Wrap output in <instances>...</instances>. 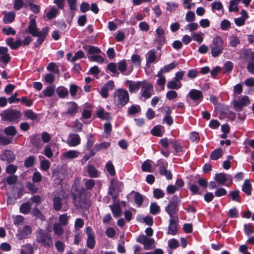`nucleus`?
Masks as SVG:
<instances>
[{"label":"nucleus","mask_w":254,"mask_h":254,"mask_svg":"<svg viewBox=\"0 0 254 254\" xmlns=\"http://www.w3.org/2000/svg\"><path fill=\"white\" fill-rule=\"evenodd\" d=\"M53 229L55 235L61 236L64 233V229L60 223H55Z\"/></svg>","instance_id":"f704fd0d"},{"label":"nucleus","mask_w":254,"mask_h":254,"mask_svg":"<svg viewBox=\"0 0 254 254\" xmlns=\"http://www.w3.org/2000/svg\"><path fill=\"white\" fill-rule=\"evenodd\" d=\"M252 186L250 180H246L243 184L242 190L247 195H250L252 191Z\"/></svg>","instance_id":"2f4dec72"},{"label":"nucleus","mask_w":254,"mask_h":254,"mask_svg":"<svg viewBox=\"0 0 254 254\" xmlns=\"http://www.w3.org/2000/svg\"><path fill=\"white\" fill-rule=\"evenodd\" d=\"M77 105L74 102H70L68 104L67 110L66 114L71 116H73L77 111Z\"/></svg>","instance_id":"b1692460"},{"label":"nucleus","mask_w":254,"mask_h":254,"mask_svg":"<svg viewBox=\"0 0 254 254\" xmlns=\"http://www.w3.org/2000/svg\"><path fill=\"white\" fill-rule=\"evenodd\" d=\"M114 103L118 108L125 106L129 101L127 91L123 88L116 90L114 93Z\"/></svg>","instance_id":"7ed1b4c3"},{"label":"nucleus","mask_w":254,"mask_h":254,"mask_svg":"<svg viewBox=\"0 0 254 254\" xmlns=\"http://www.w3.org/2000/svg\"><path fill=\"white\" fill-rule=\"evenodd\" d=\"M6 44L9 46L12 49H17L22 45V42L18 39L14 41L12 38H8L6 40Z\"/></svg>","instance_id":"412c9836"},{"label":"nucleus","mask_w":254,"mask_h":254,"mask_svg":"<svg viewBox=\"0 0 254 254\" xmlns=\"http://www.w3.org/2000/svg\"><path fill=\"white\" fill-rule=\"evenodd\" d=\"M0 159L2 161H6L8 163L13 162L15 159L14 153L10 150L5 149L2 151L0 155Z\"/></svg>","instance_id":"2eb2a0df"},{"label":"nucleus","mask_w":254,"mask_h":254,"mask_svg":"<svg viewBox=\"0 0 254 254\" xmlns=\"http://www.w3.org/2000/svg\"><path fill=\"white\" fill-rule=\"evenodd\" d=\"M109 207L110 208L113 214V216L115 217L118 218L122 215V209L119 203H114L113 205H110Z\"/></svg>","instance_id":"aec40b11"},{"label":"nucleus","mask_w":254,"mask_h":254,"mask_svg":"<svg viewBox=\"0 0 254 254\" xmlns=\"http://www.w3.org/2000/svg\"><path fill=\"white\" fill-rule=\"evenodd\" d=\"M59 11L55 7H52L49 12L47 13V18L51 20L55 18L59 13Z\"/></svg>","instance_id":"a19ab883"},{"label":"nucleus","mask_w":254,"mask_h":254,"mask_svg":"<svg viewBox=\"0 0 254 254\" xmlns=\"http://www.w3.org/2000/svg\"><path fill=\"white\" fill-rule=\"evenodd\" d=\"M80 143V137L77 134H70L67 144L70 146H76Z\"/></svg>","instance_id":"a211bd4d"},{"label":"nucleus","mask_w":254,"mask_h":254,"mask_svg":"<svg viewBox=\"0 0 254 254\" xmlns=\"http://www.w3.org/2000/svg\"><path fill=\"white\" fill-rule=\"evenodd\" d=\"M244 231L247 235H250L254 233V227L251 225L245 224L244 226Z\"/></svg>","instance_id":"69168bd1"},{"label":"nucleus","mask_w":254,"mask_h":254,"mask_svg":"<svg viewBox=\"0 0 254 254\" xmlns=\"http://www.w3.org/2000/svg\"><path fill=\"white\" fill-rule=\"evenodd\" d=\"M178 218H172L170 219L168 234L175 235L178 233Z\"/></svg>","instance_id":"ddd939ff"},{"label":"nucleus","mask_w":254,"mask_h":254,"mask_svg":"<svg viewBox=\"0 0 254 254\" xmlns=\"http://www.w3.org/2000/svg\"><path fill=\"white\" fill-rule=\"evenodd\" d=\"M21 113L14 109L4 110L1 115V119L4 121H8L13 123L18 122L21 117Z\"/></svg>","instance_id":"39448f33"},{"label":"nucleus","mask_w":254,"mask_h":254,"mask_svg":"<svg viewBox=\"0 0 254 254\" xmlns=\"http://www.w3.org/2000/svg\"><path fill=\"white\" fill-rule=\"evenodd\" d=\"M160 210V207L157 203H151L150 206V212L153 215H156L159 213Z\"/></svg>","instance_id":"79ce46f5"},{"label":"nucleus","mask_w":254,"mask_h":254,"mask_svg":"<svg viewBox=\"0 0 254 254\" xmlns=\"http://www.w3.org/2000/svg\"><path fill=\"white\" fill-rule=\"evenodd\" d=\"M30 142L37 148H40L42 146L40 138L36 135L30 136Z\"/></svg>","instance_id":"a878e982"},{"label":"nucleus","mask_w":254,"mask_h":254,"mask_svg":"<svg viewBox=\"0 0 254 254\" xmlns=\"http://www.w3.org/2000/svg\"><path fill=\"white\" fill-rule=\"evenodd\" d=\"M89 60L90 61L97 62L99 63L102 64L104 62V59L100 55H93L88 57Z\"/></svg>","instance_id":"864d4df0"},{"label":"nucleus","mask_w":254,"mask_h":254,"mask_svg":"<svg viewBox=\"0 0 254 254\" xmlns=\"http://www.w3.org/2000/svg\"><path fill=\"white\" fill-rule=\"evenodd\" d=\"M86 233L87 236L86 246L88 248L93 249L95 247V240L94 233L90 227L86 228Z\"/></svg>","instance_id":"9b49d317"},{"label":"nucleus","mask_w":254,"mask_h":254,"mask_svg":"<svg viewBox=\"0 0 254 254\" xmlns=\"http://www.w3.org/2000/svg\"><path fill=\"white\" fill-rule=\"evenodd\" d=\"M211 8L213 10H216L220 12L221 15L224 13L223 5L219 1H213L212 3Z\"/></svg>","instance_id":"bb28decb"},{"label":"nucleus","mask_w":254,"mask_h":254,"mask_svg":"<svg viewBox=\"0 0 254 254\" xmlns=\"http://www.w3.org/2000/svg\"><path fill=\"white\" fill-rule=\"evenodd\" d=\"M156 76L158 77V79L157 80L158 85L163 86V88H164V86L166 82V78L165 76L163 74V73L160 72H158Z\"/></svg>","instance_id":"49530a36"},{"label":"nucleus","mask_w":254,"mask_h":254,"mask_svg":"<svg viewBox=\"0 0 254 254\" xmlns=\"http://www.w3.org/2000/svg\"><path fill=\"white\" fill-rule=\"evenodd\" d=\"M190 98L195 101H199L203 98V94L201 91L196 89H191L189 93Z\"/></svg>","instance_id":"6ab92c4d"},{"label":"nucleus","mask_w":254,"mask_h":254,"mask_svg":"<svg viewBox=\"0 0 254 254\" xmlns=\"http://www.w3.org/2000/svg\"><path fill=\"white\" fill-rule=\"evenodd\" d=\"M214 180L220 184H224L228 180L232 181V177L223 173L216 174Z\"/></svg>","instance_id":"f3484780"},{"label":"nucleus","mask_w":254,"mask_h":254,"mask_svg":"<svg viewBox=\"0 0 254 254\" xmlns=\"http://www.w3.org/2000/svg\"><path fill=\"white\" fill-rule=\"evenodd\" d=\"M152 166L149 161L144 162L141 165V169L144 172H151Z\"/></svg>","instance_id":"603ef678"},{"label":"nucleus","mask_w":254,"mask_h":254,"mask_svg":"<svg viewBox=\"0 0 254 254\" xmlns=\"http://www.w3.org/2000/svg\"><path fill=\"white\" fill-rule=\"evenodd\" d=\"M95 185V181L92 179H89L86 181L85 187L87 190H91L94 187Z\"/></svg>","instance_id":"e2e57ef3"},{"label":"nucleus","mask_w":254,"mask_h":254,"mask_svg":"<svg viewBox=\"0 0 254 254\" xmlns=\"http://www.w3.org/2000/svg\"><path fill=\"white\" fill-rule=\"evenodd\" d=\"M35 158L33 156L28 157L24 162V166L26 168L33 166L35 163Z\"/></svg>","instance_id":"de8ad7c7"},{"label":"nucleus","mask_w":254,"mask_h":254,"mask_svg":"<svg viewBox=\"0 0 254 254\" xmlns=\"http://www.w3.org/2000/svg\"><path fill=\"white\" fill-rule=\"evenodd\" d=\"M153 195L155 198L159 199L164 197L165 193L162 190L156 189L153 190Z\"/></svg>","instance_id":"3c124183"},{"label":"nucleus","mask_w":254,"mask_h":254,"mask_svg":"<svg viewBox=\"0 0 254 254\" xmlns=\"http://www.w3.org/2000/svg\"><path fill=\"white\" fill-rule=\"evenodd\" d=\"M36 241L42 246L49 249L53 246V239L51 234L41 228H38L35 232Z\"/></svg>","instance_id":"f257e3e1"},{"label":"nucleus","mask_w":254,"mask_h":254,"mask_svg":"<svg viewBox=\"0 0 254 254\" xmlns=\"http://www.w3.org/2000/svg\"><path fill=\"white\" fill-rule=\"evenodd\" d=\"M83 49L87 51L89 54H98L101 52L98 47L93 46H83Z\"/></svg>","instance_id":"c85d7f7f"},{"label":"nucleus","mask_w":254,"mask_h":254,"mask_svg":"<svg viewBox=\"0 0 254 254\" xmlns=\"http://www.w3.org/2000/svg\"><path fill=\"white\" fill-rule=\"evenodd\" d=\"M80 153L76 150H69L63 153V157L66 159H73L78 157Z\"/></svg>","instance_id":"5701e85b"},{"label":"nucleus","mask_w":254,"mask_h":254,"mask_svg":"<svg viewBox=\"0 0 254 254\" xmlns=\"http://www.w3.org/2000/svg\"><path fill=\"white\" fill-rule=\"evenodd\" d=\"M122 187V183L119 182L117 180L112 179L111 180L108 194L111 195L114 200L118 197L120 192L121 191Z\"/></svg>","instance_id":"0eeeda50"},{"label":"nucleus","mask_w":254,"mask_h":254,"mask_svg":"<svg viewBox=\"0 0 254 254\" xmlns=\"http://www.w3.org/2000/svg\"><path fill=\"white\" fill-rule=\"evenodd\" d=\"M26 33H29L33 36H37L38 32V29L37 27L36 20L32 18L30 19L29 25L25 30Z\"/></svg>","instance_id":"dca6fc26"},{"label":"nucleus","mask_w":254,"mask_h":254,"mask_svg":"<svg viewBox=\"0 0 254 254\" xmlns=\"http://www.w3.org/2000/svg\"><path fill=\"white\" fill-rule=\"evenodd\" d=\"M223 151L221 148H218L213 151L210 154V158L213 160H217L222 157Z\"/></svg>","instance_id":"7c9ffc66"},{"label":"nucleus","mask_w":254,"mask_h":254,"mask_svg":"<svg viewBox=\"0 0 254 254\" xmlns=\"http://www.w3.org/2000/svg\"><path fill=\"white\" fill-rule=\"evenodd\" d=\"M159 173L161 175L165 176L168 180H171L172 179L173 176L171 172L169 170H168L164 166L160 167Z\"/></svg>","instance_id":"393cba45"},{"label":"nucleus","mask_w":254,"mask_h":254,"mask_svg":"<svg viewBox=\"0 0 254 254\" xmlns=\"http://www.w3.org/2000/svg\"><path fill=\"white\" fill-rule=\"evenodd\" d=\"M153 93L154 89L152 84L145 80L142 81V84L139 93L141 97H143L145 99H147L151 97Z\"/></svg>","instance_id":"6e6552de"},{"label":"nucleus","mask_w":254,"mask_h":254,"mask_svg":"<svg viewBox=\"0 0 254 254\" xmlns=\"http://www.w3.org/2000/svg\"><path fill=\"white\" fill-rule=\"evenodd\" d=\"M131 60L132 63L136 66H140L141 64V59L140 57L138 55H133L131 56Z\"/></svg>","instance_id":"052dcab7"},{"label":"nucleus","mask_w":254,"mask_h":254,"mask_svg":"<svg viewBox=\"0 0 254 254\" xmlns=\"http://www.w3.org/2000/svg\"><path fill=\"white\" fill-rule=\"evenodd\" d=\"M15 16V14L13 12L6 13L3 16V22L7 24L11 23L14 20Z\"/></svg>","instance_id":"72a5a7b5"},{"label":"nucleus","mask_w":254,"mask_h":254,"mask_svg":"<svg viewBox=\"0 0 254 254\" xmlns=\"http://www.w3.org/2000/svg\"><path fill=\"white\" fill-rule=\"evenodd\" d=\"M143 246L145 250H151L155 247V241L153 239L147 238Z\"/></svg>","instance_id":"c9c22d12"},{"label":"nucleus","mask_w":254,"mask_h":254,"mask_svg":"<svg viewBox=\"0 0 254 254\" xmlns=\"http://www.w3.org/2000/svg\"><path fill=\"white\" fill-rule=\"evenodd\" d=\"M24 116L27 119L35 120L37 119V116L31 110H27L24 112Z\"/></svg>","instance_id":"c03bdc74"},{"label":"nucleus","mask_w":254,"mask_h":254,"mask_svg":"<svg viewBox=\"0 0 254 254\" xmlns=\"http://www.w3.org/2000/svg\"><path fill=\"white\" fill-rule=\"evenodd\" d=\"M176 80L169 81L167 84V88L170 89H178L180 88L182 86V83L180 82L178 84Z\"/></svg>","instance_id":"4c0bfd02"},{"label":"nucleus","mask_w":254,"mask_h":254,"mask_svg":"<svg viewBox=\"0 0 254 254\" xmlns=\"http://www.w3.org/2000/svg\"><path fill=\"white\" fill-rule=\"evenodd\" d=\"M177 93L175 91L173 90L168 91L166 95V98L170 100H172L176 98L177 97Z\"/></svg>","instance_id":"13d9d810"},{"label":"nucleus","mask_w":254,"mask_h":254,"mask_svg":"<svg viewBox=\"0 0 254 254\" xmlns=\"http://www.w3.org/2000/svg\"><path fill=\"white\" fill-rule=\"evenodd\" d=\"M134 199L135 203L137 206H140L142 205L143 201V196L139 192H135L134 195Z\"/></svg>","instance_id":"09e8293b"},{"label":"nucleus","mask_w":254,"mask_h":254,"mask_svg":"<svg viewBox=\"0 0 254 254\" xmlns=\"http://www.w3.org/2000/svg\"><path fill=\"white\" fill-rule=\"evenodd\" d=\"M142 84V81H133L131 80H127L126 85L128 87L129 91L130 93L137 92L139 88Z\"/></svg>","instance_id":"4468645a"},{"label":"nucleus","mask_w":254,"mask_h":254,"mask_svg":"<svg viewBox=\"0 0 254 254\" xmlns=\"http://www.w3.org/2000/svg\"><path fill=\"white\" fill-rule=\"evenodd\" d=\"M240 43L239 38L235 35H232L230 38V45L232 47H236Z\"/></svg>","instance_id":"6e6d98bb"},{"label":"nucleus","mask_w":254,"mask_h":254,"mask_svg":"<svg viewBox=\"0 0 254 254\" xmlns=\"http://www.w3.org/2000/svg\"><path fill=\"white\" fill-rule=\"evenodd\" d=\"M68 220V217L66 214H63L59 217V222L61 225H66L67 224Z\"/></svg>","instance_id":"680f3d73"},{"label":"nucleus","mask_w":254,"mask_h":254,"mask_svg":"<svg viewBox=\"0 0 254 254\" xmlns=\"http://www.w3.org/2000/svg\"><path fill=\"white\" fill-rule=\"evenodd\" d=\"M106 167L107 171L111 176H114L115 175V168L111 161H109L107 163Z\"/></svg>","instance_id":"8fccbe9b"},{"label":"nucleus","mask_w":254,"mask_h":254,"mask_svg":"<svg viewBox=\"0 0 254 254\" xmlns=\"http://www.w3.org/2000/svg\"><path fill=\"white\" fill-rule=\"evenodd\" d=\"M55 88L53 86H49L43 91L44 96L51 97L54 92Z\"/></svg>","instance_id":"5fc2aeb1"},{"label":"nucleus","mask_w":254,"mask_h":254,"mask_svg":"<svg viewBox=\"0 0 254 254\" xmlns=\"http://www.w3.org/2000/svg\"><path fill=\"white\" fill-rule=\"evenodd\" d=\"M84 189H83L77 194L72 193L73 203L77 209L87 210L90 206V201L84 193Z\"/></svg>","instance_id":"f03ea898"},{"label":"nucleus","mask_w":254,"mask_h":254,"mask_svg":"<svg viewBox=\"0 0 254 254\" xmlns=\"http://www.w3.org/2000/svg\"><path fill=\"white\" fill-rule=\"evenodd\" d=\"M57 93L60 98H64L68 96V91L64 87H59L57 89Z\"/></svg>","instance_id":"c756f323"},{"label":"nucleus","mask_w":254,"mask_h":254,"mask_svg":"<svg viewBox=\"0 0 254 254\" xmlns=\"http://www.w3.org/2000/svg\"><path fill=\"white\" fill-rule=\"evenodd\" d=\"M4 133L12 138L16 134L17 131L15 127L11 126L4 128Z\"/></svg>","instance_id":"cd10ccee"},{"label":"nucleus","mask_w":254,"mask_h":254,"mask_svg":"<svg viewBox=\"0 0 254 254\" xmlns=\"http://www.w3.org/2000/svg\"><path fill=\"white\" fill-rule=\"evenodd\" d=\"M181 199L177 195H174L171 200L169 201L168 204L165 207V210L168 214L172 218H178L175 216V215L177 213L179 210V205L181 203Z\"/></svg>","instance_id":"20e7f679"},{"label":"nucleus","mask_w":254,"mask_h":254,"mask_svg":"<svg viewBox=\"0 0 254 254\" xmlns=\"http://www.w3.org/2000/svg\"><path fill=\"white\" fill-rule=\"evenodd\" d=\"M231 26V23L227 19L222 20L220 23V27L222 30H227Z\"/></svg>","instance_id":"774afa93"},{"label":"nucleus","mask_w":254,"mask_h":254,"mask_svg":"<svg viewBox=\"0 0 254 254\" xmlns=\"http://www.w3.org/2000/svg\"><path fill=\"white\" fill-rule=\"evenodd\" d=\"M84 57V53L83 51L79 50L77 51L73 57H72L71 61L72 62H75L76 60L81 59Z\"/></svg>","instance_id":"0e129e2a"},{"label":"nucleus","mask_w":254,"mask_h":254,"mask_svg":"<svg viewBox=\"0 0 254 254\" xmlns=\"http://www.w3.org/2000/svg\"><path fill=\"white\" fill-rule=\"evenodd\" d=\"M47 69L49 71L53 72L54 73L59 74L60 70L58 67V66L54 63H50L48 64L47 66Z\"/></svg>","instance_id":"ea45409f"},{"label":"nucleus","mask_w":254,"mask_h":254,"mask_svg":"<svg viewBox=\"0 0 254 254\" xmlns=\"http://www.w3.org/2000/svg\"><path fill=\"white\" fill-rule=\"evenodd\" d=\"M223 44V40L220 36H218L213 39L211 44L209 46L212 57H217L222 54Z\"/></svg>","instance_id":"423d86ee"},{"label":"nucleus","mask_w":254,"mask_h":254,"mask_svg":"<svg viewBox=\"0 0 254 254\" xmlns=\"http://www.w3.org/2000/svg\"><path fill=\"white\" fill-rule=\"evenodd\" d=\"M32 229L31 226L26 225L22 229H19L16 234L17 238L19 240L27 239L31 234Z\"/></svg>","instance_id":"f8f14e48"},{"label":"nucleus","mask_w":254,"mask_h":254,"mask_svg":"<svg viewBox=\"0 0 254 254\" xmlns=\"http://www.w3.org/2000/svg\"><path fill=\"white\" fill-rule=\"evenodd\" d=\"M250 104V101L248 96L245 95L233 101L234 108L237 111H241L244 106H248Z\"/></svg>","instance_id":"1a4fd4ad"},{"label":"nucleus","mask_w":254,"mask_h":254,"mask_svg":"<svg viewBox=\"0 0 254 254\" xmlns=\"http://www.w3.org/2000/svg\"><path fill=\"white\" fill-rule=\"evenodd\" d=\"M140 111V107L137 105H133L128 108L127 113L128 115H134Z\"/></svg>","instance_id":"37998d69"},{"label":"nucleus","mask_w":254,"mask_h":254,"mask_svg":"<svg viewBox=\"0 0 254 254\" xmlns=\"http://www.w3.org/2000/svg\"><path fill=\"white\" fill-rule=\"evenodd\" d=\"M12 138L6 136H0V145L5 146L9 144L12 142Z\"/></svg>","instance_id":"a18cd8bd"},{"label":"nucleus","mask_w":254,"mask_h":254,"mask_svg":"<svg viewBox=\"0 0 254 254\" xmlns=\"http://www.w3.org/2000/svg\"><path fill=\"white\" fill-rule=\"evenodd\" d=\"M198 25L197 23H190L185 26L184 29L186 30H189L190 31L192 32L197 29Z\"/></svg>","instance_id":"4d7b16f0"},{"label":"nucleus","mask_w":254,"mask_h":254,"mask_svg":"<svg viewBox=\"0 0 254 254\" xmlns=\"http://www.w3.org/2000/svg\"><path fill=\"white\" fill-rule=\"evenodd\" d=\"M31 207V204L30 202H26V203H23L20 206V211L22 213L26 214L30 211Z\"/></svg>","instance_id":"e433bc0d"},{"label":"nucleus","mask_w":254,"mask_h":254,"mask_svg":"<svg viewBox=\"0 0 254 254\" xmlns=\"http://www.w3.org/2000/svg\"><path fill=\"white\" fill-rule=\"evenodd\" d=\"M53 207L56 210H60L66 199L61 194H55L53 199Z\"/></svg>","instance_id":"9d476101"},{"label":"nucleus","mask_w":254,"mask_h":254,"mask_svg":"<svg viewBox=\"0 0 254 254\" xmlns=\"http://www.w3.org/2000/svg\"><path fill=\"white\" fill-rule=\"evenodd\" d=\"M147 58L146 60V65L149 66V64L153 63L155 62L156 59V51L155 50H152L149 51L147 54Z\"/></svg>","instance_id":"4be33fe9"},{"label":"nucleus","mask_w":254,"mask_h":254,"mask_svg":"<svg viewBox=\"0 0 254 254\" xmlns=\"http://www.w3.org/2000/svg\"><path fill=\"white\" fill-rule=\"evenodd\" d=\"M97 114L99 118L103 119H107L110 116L109 114L106 112L103 109L99 110Z\"/></svg>","instance_id":"338daca9"},{"label":"nucleus","mask_w":254,"mask_h":254,"mask_svg":"<svg viewBox=\"0 0 254 254\" xmlns=\"http://www.w3.org/2000/svg\"><path fill=\"white\" fill-rule=\"evenodd\" d=\"M81 89L77 85L75 84L70 85L69 88V92L72 97H74L78 90Z\"/></svg>","instance_id":"bf43d9fd"},{"label":"nucleus","mask_w":254,"mask_h":254,"mask_svg":"<svg viewBox=\"0 0 254 254\" xmlns=\"http://www.w3.org/2000/svg\"><path fill=\"white\" fill-rule=\"evenodd\" d=\"M176 65L177 64L173 62L170 64H167L163 66L162 68H161L159 72L162 73L168 72L174 68L176 67Z\"/></svg>","instance_id":"58836bf2"},{"label":"nucleus","mask_w":254,"mask_h":254,"mask_svg":"<svg viewBox=\"0 0 254 254\" xmlns=\"http://www.w3.org/2000/svg\"><path fill=\"white\" fill-rule=\"evenodd\" d=\"M87 172L89 176L92 178H97L98 176V171L92 165H89L87 166Z\"/></svg>","instance_id":"473e14b6"}]
</instances>
